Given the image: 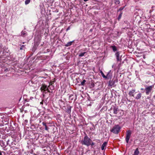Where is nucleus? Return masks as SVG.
<instances>
[{"mask_svg":"<svg viewBox=\"0 0 155 155\" xmlns=\"http://www.w3.org/2000/svg\"><path fill=\"white\" fill-rule=\"evenodd\" d=\"M91 140L88 137L87 134H86L84 139L81 141V143L83 145H85L88 146L91 145Z\"/></svg>","mask_w":155,"mask_h":155,"instance_id":"nucleus-1","label":"nucleus"},{"mask_svg":"<svg viewBox=\"0 0 155 155\" xmlns=\"http://www.w3.org/2000/svg\"><path fill=\"white\" fill-rule=\"evenodd\" d=\"M121 129L120 127L118 125H115L110 130V131L115 134H117L119 132Z\"/></svg>","mask_w":155,"mask_h":155,"instance_id":"nucleus-2","label":"nucleus"},{"mask_svg":"<svg viewBox=\"0 0 155 155\" xmlns=\"http://www.w3.org/2000/svg\"><path fill=\"white\" fill-rule=\"evenodd\" d=\"M154 87V85L150 86H145V90L146 91V94L147 95H149V94L151 92Z\"/></svg>","mask_w":155,"mask_h":155,"instance_id":"nucleus-3","label":"nucleus"},{"mask_svg":"<svg viewBox=\"0 0 155 155\" xmlns=\"http://www.w3.org/2000/svg\"><path fill=\"white\" fill-rule=\"evenodd\" d=\"M131 134V132L130 130H128L126 132V141L127 143L129 142Z\"/></svg>","mask_w":155,"mask_h":155,"instance_id":"nucleus-4","label":"nucleus"},{"mask_svg":"<svg viewBox=\"0 0 155 155\" xmlns=\"http://www.w3.org/2000/svg\"><path fill=\"white\" fill-rule=\"evenodd\" d=\"M47 88V86L45 84H43L40 88V89L42 92H43H43H44L46 91Z\"/></svg>","mask_w":155,"mask_h":155,"instance_id":"nucleus-5","label":"nucleus"},{"mask_svg":"<svg viewBox=\"0 0 155 155\" xmlns=\"http://www.w3.org/2000/svg\"><path fill=\"white\" fill-rule=\"evenodd\" d=\"M135 90L133 89L129 91L128 94L130 95V96L134 97V93L135 92Z\"/></svg>","mask_w":155,"mask_h":155,"instance_id":"nucleus-6","label":"nucleus"},{"mask_svg":"<svg viewBox=\"0 0 155 155\" xmlns=\"http://www.w3.org/2000/svg\"><path fill=\"white\" fill-rule=\"evenodd\" d=\"M114 84V81L113 80L110 81L108 84V86L110 87H112Z\"/></svg>","mask_w":155,"mask_h":155,"instance_id":"nucleus-7","label":"nucleus"},{"mask_svg":"<svg viewBox=\"0 0 155 155\" xmlns=\"http://www.w3.org/2000/svg\"><path fill=\"white\" fill-rule=\"evenodd\" d=\"M113 112L114 114H117L118 113V108L116 107H114L113 108Z\"/></svg>","mask_w":155,"mask_h":155,"instance_id":"nucleus-8","label":"nucleus"},{"mask_svg":"<svg viewBox=\"0 0 155 155\" xmlns=\"http://www.w3.org/2000/svg\"><path fill=\"white\" fill-rule=\"evenodd\" d=\"M107 144V142H104L102 145L101 147V149L102 150H103L105 147H106V146Z\"/></svg>","mask_w":155,"mask_h":155,"instance_id":"nucleus-9","label":"nucleus"},{"mask_svg":"<svg viewBox=\"0 0 155 155\" xmlns=\"http://www.w3.org/2000/svg\"><path fill=\"white\" fill-rule=\"evenodd\" d=\"M141 96L142 94L141 93H139L135 97V98L137 100L141 98Z\"/></svg>","mask_w":155,"mask_h":155,"instance_id":"nucleus-10","label":"nucleus"},{"mask_svg":"<svg viewBox=\"0 0 155 155\" xmlns=\"http://www.w3.org/2000/svg\"><path fill=\"white\" fill-rule=\"evenodd\" d=\"M73 41H70L67 43V44L65 45V46L66 47H68L70 46L72 44V43L73 42Z\"/></svg>","mask_w":155,"mask_h":155,"instance_id":"nucleus-11","label":"nucleus"},{"mask_svg":"<svg viewBox=\"0 0 155 155\" xmlns=\"http://www.w3.org/2000/svg\"><path fill=\"white\" fill-rule=\"evenodd\" d=\"M71 107L70 106L68 107L67 108L66 111L68 113H70L71 112Z\"/></svg>","mask_w":155,"mask_h":155,"instance_id":"nucleus-12","label":"nucleus"},{"mask_svg":"<svg viewBox=\"0 0 155 155\" xmlns=\"http://www.w3.org/2000/svg\"><path fill=\"white\" fill-rule=\"evenodd\" d=\"M139 153V151L138 150V149L137 148L135 150L133 155H138Z\"/></svg>","mask_w":155,"mask_h":155,"instance_id":"nucleus-13","label":"nucleus"},{"mask_svg":"<svg viewBox=\"0 0 155 155\" xmlns=\"http://www.w3.org/2000/svg\"><path fill=\"white\" fill-rule=\"evenodd\" d=\"M86 53V52H81L79 54V57H81L83 56H85V54Z\"/></svg>","mask_w":155,"mask_h":155,"instance_id":"nucleus-14","label":"nucleus"},{"mask_svg":"<svg viewBox=\"0 0 155 155\" xmlns=\"http://www.w3.org/2000/svg\"><path fill=\"white\" fill-rule=\"evenodd\" d=\"M42 124L45 126V130H48L49 128L48 127L46 124V123L44 122L42 123Z\"/></svg>","mask_w":155,"mask_h":155,"instance_id":"nucleus-15","label":"nucleus"},{"mask_svg":"<svg viewBox=\"0 0 155 155\" xmlns=\"http://www.w3.org/2000/svg\"><path fill=\"white\" fill-rule=\"evenodd\" d=\"M111 48L112 49L113 51L115 52L117 50V48L116 46H111Z\"/></svg>","mask_w":155,"mask_h":155,"instance_id":"nucleus-16","label":"nucleus"},{"mask_svg":"<svg viewBox=\"0 0 155 155\" xmlns=\"http://www.w3.org/2000/svg\"><path fill=\"white\" fill-rule=\"evenodd\" d=\"M86 82V81L85 80H83V81L81 83V85L82 86H84Z\"/></svg>","mask_w":155,"mask_h":155,"instance_id":"nucleus-17","label":"nucleus"},{"mask_svg":"<svg viewBox=\"0 0 155 155\" xmlns=\"http://www.w3.org/2000/svg\"><path fill=\"white\" fill-rule=\"evenodd\" d=\"M21 47L20 48V50H23V49H24L25 48V46L24 45H21Z\"/></svg>","mask_w":155,"mask_h":155,"instance_id":"nucleus-18","label":"nucleus"},{"mask_svg":"<svg viewBox=\"0 0 155 155\" xmlns=\"http://www.w3.org/2000/svg\"><path fill=\"white\" fill-rule=\"evenodd\" d=\"M31 0H25V5H27L30 2Z\"/></svg>","mask_w":155,"mask_h":155,"instance_id":"nucleus-19","label":"nucleus"},{"mask_svg":"<svg viewBox=\"0 0 155 155\" xmlns=\"http://www.w3.org/2000/svg\"><path fill=\"white\" fill-rule=\"evenodd\" d=\"M115 1V3L116 4H118L120 3V1L119 0H114Z\"/></svg>","mask_w":155,"mask_h":155,"instance_id":"nucleus-20","label":"nucleus"},{"mask_svg":"<svg viewBox=\"0 0 155 155\" xmlns=\"http://www.w3.org/2000/svg\"><path fill=\"white\" fill-rule=\"evenodd\" d=\"M48 87H49L50 89L51 90H53L54 89V87L53 85L51 86V87L49 86Z\"/></svg>","mask_w":155,"mask_h":155,"instance_id":"nucleus-21","label":"nucleus"},{"mask_svg":"<svg viewBox=\"0 0 155 155\" xmlns=\"http://www.w3.org/2000/svg\"><path fill=\"white\" fill-rule=\"evenodd\" d=\"M116 59L117 61H120L121 59L120 58L119 56L116 57Z\"/></svg>","mask_w":155,"mask_h":155,"instance_id":"nucleus-22","label":"nucleus"},{"mask_svg":"<svg viewBox=\"0 0 155 155\" xmlns=\"http://www.w3.org/2000/svg\"><path fill=\"white\" fill-rule=\"evenodd\" d=\"M115 55L116 57H118L119 56V52H117L115 53Z\"/></svg>","mask_w":155,"mask_h":155,"instance_id":"nucleus-23","label":"nucleus"},{"mask_svg":"<svg viewBox=\"0 0 155 155\" xmlns=\"http://www.w3.org/2000/svg\"><path fill=\"white\" fill-rule=\"evenodd\" d=\"M101 74L102 75V76L104 78H106V77L104 75V73H103V72L102 71H101Z\"/></svg>","mask_w":155,"mask_h":155,"instance_id":"nucleus-24","label":"nucleus"},{"mask_svg":"<svg viewBox=\"0 0 155 155\" xmlns=\"http://www.w3.org/2000/svg\"><path fill=\"white\" fill-rule=\"evenodd\" d=\"M91 145L92 146H93V145H94V143L92 141L91 142Z\"/></svg>","mask_w":155,"mask_h":155,"instance_id":"nucleus-25","label":"nucleus"},{"mask_svg":"<svg viewBox=\"0 0 155 155\" xmlns=\"http://www.w3.org/2000/svg\"><path fill=\"white\" fill-rule=\"evenodd\" d=\"M121 14H120L119 17H118V19H120V18H121Z\"/></svg>","mask_w":155,"mask_h":155,"instance_id":"nucleus-26","label":"nucleus"},{"mask_svg":"<svg viewBox=\"0 0 155 155\" xmlns=\"http://www.w3.org/2000/svg\"><path fill=\"white\" fill-rule=\"evenodd\" d=\"M123 9H124V8L121 7L119 8V10L120 11H121V10H122Z\"/></svg>","mask_w":155,"mask_h":155,"instance_id":"nucleus-27","label":"nucleus"},{"mask_svg":"<svg viewBox=\"0 0 155 155\" xmlns=\"http://www.w3.org/2000/svg\"><path fill=\"white\" fill-rule=\"evenodd\" d=\"M46 91H47L48 92H50V91L49 90V89H48V88H47L46 89Z\"/></svg>","mask_w":155,"mask_h":155,"instance_id":"nucleus-28","label":"nucleus"},{"mask_svg":"<svg viewBox=\"0 0 155 155\" xmlns=\"http://www.w3.org/2000/svg\"><path fill=\"white\" fill-rule=\"evenodd\" d=\"M52 85V83L51 82H50L49 83V86H51V85Z\"/></svg>","mask_w":155,"mask_h":155,"instance_id":"nucleus-29","label":"nucleus"},{"mask_svg":"<svg viewBox=\"0 0 155 155\" xmlns=\"http://www.w3.org/2000/svg\"><path fill=\"white\" fill-rule=\"evenodd\" d=\"M72 96H73V95H71L70 96H69V97L70 98L71 97H72Z\"/></svg>","mask_w":155,"mask_h":155,"instance_id":"nucleus-30","label":"nucleus"},{"mask_svg":"<svg viewBox=\"0 0 155 155\" xmlns=\"http://www.w3.org/2000/svg\"><path fill=\"white\" fill-rule=\"evenodd\" d=\"M60 101L61 102H63V101L62 100H60Z\"/></svg>","mask_w":155,"mask_h":155,"instance_id":"nucleus-31","label":"nucleus"},{"mask_svg":"<svg viewBox=\"0 0 155 155\" xmlns=\"http://www.w3.org/2000/svg\"><path fill=\"white\" fill-rule=\"evenodd\" d=\"M83 0L84 2H87V1H88V0Z\"/></svg>","mask_w":155,"mask_h":155,"instance_id":"nucleus-32","label":"nucleus"},{"mask_svg":"<svg viewBox=\"0 0 155 155\" xmlns=\"http://www.w3.org/2000/svg\"><path fill=\"white\" fill-rule=\"evenodd\" d=\"M143 89H144L143 88H142L141 89V90H142V91L143 90Z\"/></svg>","mask_w":155,"mask_h":155,"instance_id":"nucleus-33","label":"nucleus"},{"mask_svg":"<svg viewBox=\"0 0 155 155\" xmlns=\"http://www.w3.org/2000/svg\"><path fill=\"white\" fill-rule=\"evenodd\" d=\"M2 155V153L0 152V155Z\"/></svg>","mask_w":155,"mask_h":155,"instance_id":"nucleus-34","label":"nucleus"},{"mask_svg":"<svg viewBox=\"0 0 155 155\" xmlns=\"http://www.w3.org/2000/svg\"><path fill=\"white\" fill-rule=\"evenodd\" d=\"M71 100H73V98H71Z\"/></svg>","mask_w":155,"mask_h":155,"instance_id":"nucleus-35","label":"nucleus"},{"mask_svg":"<svg viewBox=\"0 0 155 155\" xmlns=\"http://www.w3.org/2000/svg\"><path fill=\"white\" fill-rule=\"evenodd\" d=\"M41 104H43V103H42V102H41Z\"/></svg>","mask_w":155,"mask_h":155,"instance_id":"nucleus-36","label":"nucleus"}]
</instances>
